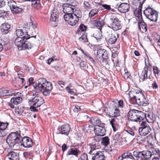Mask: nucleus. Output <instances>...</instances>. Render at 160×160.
Wrapping results in <instances>:
<instances>
[{"mask_svg": "<svg viewBox=\"0 0 160 160\" xmlns=\"http://www.w3.org/2000/svg\"><path fill=\"white\" fill-rule=\"evenodd\" d=\"M33 86L35 88L38 89L45 96L50 93L53 88L52 83L47 81L44 78L39 79L38 80V83H33Z\"/></svg>", "mask_w": 160, "mask_h": 160, "instance_id": "1", "label": "nucleus"}, {"mask_svg": "<svg viewBox=\"0 0 160 160\" xmlns=\"http://www.w3.org/2000/svg\"><path fill=\"white\" fill-rule=\"evenodd\" d=\"M128 95L131 101H133V103H136L138 105L146 106L148 104V101L140 91H133L129 92Z\"/></svg>", "mask_w": 160, "mask_h": 160, "instance_id": "2", "label": "nucleus"}, {"mask_svg": "<svg viewBox=\"0 0 160 160\" xmlns=\"http://www.w3.org/2000/svg\"><path fill=\"white\" fill-rule=\"evenodd\" d=\"M20 131H17L15 132L10 133L6 139V142L8 144H11V146H14L17 144L21 143V139L24 135L21 133Z\"/></svg>", "mask_w": 160, "mask_h": 160, "instance_id": "3", "label": "nucleus"}, {"mask_svg": "<svg viewBox=\"0 0 160 160\" xmlns=\"http://www.w3.org/2000/svg\"><path fill=\"white\" fill-rule=\"evenodd\" d=\"M81 12L79 10H78L73 13L65 14L63 16L65 21L68 23L71 26H73L77 23L79 21V18L81 15Z\"/></svg>", "mask_w": 160, "mask_h": 160, "instance_id": "4", "label": "nucleus"}, {"mask_svg": "<svg viewBox=\"0 0 160 160\" xmlns=\"http://www.w3.org/2000/svg\"><path fill=\"white\" fill-rule=\"evenodd\" d=\"M144 117V113L141 111L132 110L129 112L128 118L129 120L134 122H140L142 120Z\"/></svg>", "mask_w": 160, "mask_h": 160, "instance_id": "5", "label": "nucleus"}, {"mask_svg": "<svg viewBox=\"0 0 160 160\" xmlns=\"http://www.w3.org/2000/svg\"><path fill=\"white\" fill-rule=\"evenodd\" d=\"M145 17L151 21L156 22L158 17V12L152 8L148 7L143 11Z\"/></svg>", "mask_w": 160, "mask_h": 160, "instance_id": "6", "label": "nucleus"}, {"mask_svg": "<svg viewBox=\"0 0 160 160\" xmlns=\"http://www.w3.org/2000/svg\"><path fill=\"white\" fill-rule=\"evenodd\" d=\"M111 22L108 26L114 31L120 30L122 28L121 21L115 14L112 15L110 18Z\"/></svg>", "mask_w": 160, "mask_h": 160, "instance_id": "7", "label": "nucleus"}, {"mask_svg": "<svg viewBox=\"0 0 160 160\" xmlns=\"http://www.w3.org/2000/svg\"><path fill=\"white\" fill-rule=\"evenodd\" d=\"M100 139L98 136H95L94 137L88 138L87 141L88 143L90 146L91 150L94 152V150L99 148V142Z\"/></svg>", "mask_w": 160, "mask_h": 160, "instance_id": "8", "label": "nucleus"}, {"mask_svg": "<svg viewBox=\"0 0 160 160\" xmlns=\"http://www.w3.org/2000/svg\"><path fill=\"white\" fill-rule=\"evenodd\" d=\"M119 34L114 31L108 32L106 33L105 39L108 44L115 43L119 37Z\"/></svg>", "mask_w": 160, "mask_h": 160, "instance_id": "9", "label": "nucleus"}, {"mask_svg": "<svg viewBox=\"0 0 160 160\" xmlns=\"http://www.w3.org/2000/svg\"><path fill=\"white\" fill-rule=\"evenodd\" d=\"M33 96L34 97L31 101H29L30 104L32 106H35L36 107L40 106L44 103V100L37 93H33Z\"/></svg>", "mask_w": 160, "mask_h": 160, "instance_id": "10", "label": "nucleus"}, {"mask_svg": "<svg viewBox=\"0 0 160 160\" xmlns=\"http://www.w3.org/2000/svg\"><path fill=\"white\" fill-rule=\"evenodd\" d=\"M15 94L14 97L11 98L10 102L8 103V106L12 108H15L14 105H17L21 103L22 101L21 93L18 92Z\"/></svg>", "mask_w": 160, "mask_h": 160, "instance_id": "11", "label": "nucleus"}, {"mask_svg": "<svg viewBox=\"0 0 160 160\" xmlns=\"http://www.w3.org/2000/svg\"><path fill=\"white\" fill-rule=\"evenodd\" d=\"M73 3H64L63 4L62 7L63 12L65 14L70 13H73L78 10L75 5L72 4Z\"/></svg>", "mask_w": 160, "mask_h": 160, "instance_id": "12", "label": "nucleus"}, {"mask_svg": "<svg viewBox=\"0 0 160 160\" xmlns=\"http://www.w3.org/2000/svg\"><path fill=\"white\" fill-rule=\"evenodd\" d=\"M152 68L150 64L148 63L147 65L145 63V66L140 76V78L142 81L147 79L148 78V74H151L152 72Z\"/></svg>", "mask_w": 160, "mask_h": 160, "instance_id": "13", "label": "nucleus"}, {"mask_svg": "<svg viewBox=\"0 0 160 160\" xmlns=\"http://www.w3.org/2000/svg\"><path fill=\"white\" fill-rule=\"evenodd\" d=\"M16 32L17 37L26 38V39H30L32 37H34L35 38H36V35L34 36H30V35L28 34V32L24 31V30H23L22 29H17L16 31Z\"/></svg>", "mask_w": 160, "mask_h": 160, "instance_id": "14", "label": "nucleus"}, {"mask_svg": "<svg viewBox=\"0 0 160 160\" xmlns=\"http://www.w3.org/2000/svg\"><path fill=\"white\" fill-rule=\"evenodd\" d=\"M70 129V127L68 124L63 125L58 128V133L68 135Z\"/></svg>", "mask_w": 160, "mask_h": 160, "instance_id": "15", "label": "nucleus"}, {"mask_svg": "<svg viewBox=\"0 0 160 160\" xmlns=\"http://www.w3.org/2000/svg\"><path fill=\"white\" fill-rule=\"evenodd\" d=\"M22 138V141L20 143L21 145L23 146L24 148H27L32 147L33 142L30 138L27 137H23Z\"/></svg>", "mask_w": 160, "mask_h": 160, "instance_id": "16", "label": "nucleus"}, {"mask_svg": "<svg viewBox=\"0 0 160 160\" xmlns=\"http://www.w3.org/2000/svg\"><path fill=\"white\" fill-rule=\"evenodd\" d=\"M89 154L92 155V160H105L104 156L100 151L93 152V151H90Z\"/></svg>", "mask_w": 160, "mask_h": 160, "instance_id": "17", "label": "nucleus"}, {"mask_svg": "<svg viewBox=\"0 0 160 160\" xmlns=\"http://www.w3.org/2000/svg\"><path fill=\"white\" fill-rule=\"evenodd\" d=\"M11 11L14 13H18L21 12L23 11L22 8H19L16 5V2L13 0L8 3Z\"/></svg>", "mask_w": 160, "mask_h": 160, "instance_id": "18", "label": "nucleus"}, {"mask_svg": "<svg viewBox=\"0 0 160 160\" xmlns=\"http://www.w3.org/2000/svg\"><path fill=\"white\" fill-rule=\"evenodd\" d=\"M28 39H26V38L17 37L14 43L15 45L18 48V49L22 50L23 49V46H24L26 41Z\"/></svg>", "mask_w": 160, "mask_h": 160, "instance_id": "19", "label": "nucleus"}, {"mask_svg": "<svg viewBox=\"0 0 160 160\" xmlns=\"http://www.w3.org/2000/svg\"><path fill=\"white\" fill-rule=\"evenodd\" d=\"M94 131L96 134L95 136H103L105 135L106 130L104 127L97 126L95 128Z\"/></svg>", "mask_w": 160, "mask_h": 160, "instance_id": "20", "label": "nucleus"}, {"mask_svg": "<svg viewBox=\"0 0 160 160\" xmlns=\"http://www.w3.org/2000/svg\"><path fill=\"white\" fill-rule=\"evenodd\" d=\"M130 7L129 5L126 3H122L118 7V10L120 12L126 13L129 11Z\"/></svg>", "mask_w": 160, "mask_h": 160, "instance_id": "21", "label": "nucleus"}, {"mask_svg": "<svg viewBox=\"0 0 160 160\" xmlns=\"http://www.w3.org/2000/svg\"><path fill=\"white\" fill-rule=\"evenodd\" d=\"M91 24L93 27H96L99 30H101L104 24V22L103 20L99 18L98 20L92 21L91 22Z\"/></svg>", "mask_w": 160, "mask_h": 160, "instance_id": "22", "label": "nucleus"}, {"mask_svg": "<svg viewBox=\"0 0 160 160\" xmlns=\"http://www.w3.org/2000/svg\"><path fill=\"white\" fill-rule=\"evenodd\" d=\"M151 130V128L149 125L146 127H144V128H140L138 130L140 134L142 136H146L150 133Z\"/></svg>", "mask_w": 160, "mask_h": 160, "instance_id": "23", "label": "nucleus"}, {"mask_svg": "<svg viewBox=\"0 0 160 160\" xmlns=\"http://www.w3.org/2000/svg\"><path fill=\"white\" fill-rule=\"evenodd\" d=\"M80 151L76 148L74 146H72L69 149L67 152L66 156H67L71 155H74L76 157H78V153Z\"/></svg>", "mask_w": 160, "mask_h": 160, "instance_id": "24", "label": "nucleus"}, {"mask_svg": "<svg viewBox=\"0 0 160 160\" xmlns=\"http://www.w3.org/2000/svg\"><path fill=\"white\" fill-rule=\"evenodd\" d=\"M102 54L101 58H102V62H104L105 65H106L108 64L109 55L108 51L105 50V51Z\"/></svg>", "mask_w": 160, "mask_h": 160, "instance_id": "25", "label": "nucleus"}, {"mask_svg": "<svg viewBox=\"0 0 160 160\" xmlns=\"http://www.w3.org/2000/svg\"><path fill=\"white\" fill-rule=\"evenodd\" d=\"M142 154L143 160L149 159L152 156L151 151H142Z\"/></svg>", "mask_w": 160, "mask_h": 160, "instance_id": "26", "label": "nucleus"}, {"mask_svg": "<svg viewBox=\"0 0 160 160\" xmlns=\"http://www.w3.org/2000/svg\"><path fill=\"white\" fill-rule=\"evenodd\" d=\"M10 28V25L8 23L2 24L1 26L2 32L6 34L9 32V29Z\"/></svg>", "mask_w": 160, "mask_h": 160, "instance_id": "27", "label": "nucleus"}, {"mask_svg": "<svg viewBox=\"0 0 160 160\" xmlns=\"http://www.w3.org/2000/svg\"><path fill=\"white\" fill-rule=\"evenodd\" d=\"M109 114L110 116L112 117H117L119 116L120 112L119 110L117 108H114L110 111Z\"/></svg>", "mask_w": 160, "mask_h": 160, "instance_id": "28", "label": "nucleus"}, {"mask_svg": "<svg viewBox=\"0 0 160 160\" xmlns=\"http://www.w3.org/2000/svg\"><path fill=\"white\" fill-rule=\"evenodd\" d=\"M91 124L93 125L100 126L101 124V121L97 117H92L89 121Z\"/></svg>", "mask_w": 160, "mask_h": 160, "instance_id": "29", "label": "nucleus"}, {"mask_svg": "<svg viewBox=\"0 0 160 160\" xmlns=\"http://www.w3.org/2000/svg\"><path fill=\"white\" fill-rule=\"evenodd\" d=\"M58 21V18L51 16L49 20V24L52 27H56L57 26Z\"/></svg>", "mask_w": 160, "mask_h": 160, "instance_id": "30", "label": "nucleus"}, {"mask_svg": "<svg viewBox=\"0 0 160 160\" xmlns=\"http://www.w3.org/2000/svg\"><path fill=\"white\" fill-rule=\"evenodd\" d=\"M142 151H134L133 152V155L136 160H143Z\"/></svg>", "mask_w": 160, "mask_h": 160, "instance_id": "31", "label": "nucleus"}, {"mask_svg": "<svg viewBox=\"0 0 160 160\" xmlns=\"http://www.w3.org/2000/svg\"><path fill=\"white\" fill-rule=\"evenodd\" d=\"M31 39H28V40H26L23 46V49H31L33 46V44L32 43H31Z\"/></svg>", "mask_w": 160, "mask_h": 160, "instance_id": "32", "label": "nucleus"}, {"mask_svg": "<svg viewBox=\"0 0 160 160\" xmlns=\"http://www.w3.org/2000/svg\"><path fill=\"white\" fill-rule=\"evenodd\" d=\"M8 158L11 160H18L19 155L17 153L11 152L8 155Z\"/></svg>", "mask_w": 160, "mask_h": 160, "instance_id": "33", "label": "nucleus"}, {"mask_svg": "<svg viewBox=\"0 0 160 160\" xmlns=\"http://www.w3.org/2000/svg\"><path fill=\"white\" fill-rule=\"evenodd\" d=\"M142 6H139V9H138L135 10L134 11V14L135 16L138 18L139 20L142 19V11L141 9Z\"/></svg>", "mask_w": 160, "mask_h": 160, "instance_id": "34", "label": "nucleus"}, {"mask_svg": "<svg viewBox=\"0 0 160 160\" xmlns=\"http://www.w3.org/2000/svg\"><path fill=\"white\" fill-rule=\"evenodd\" d=\"M105 51V49L102 48H98L97 50L96 58L100 62H101L102 61V54Z\"/></svg>", "mask_w": 160, "mask_h": 160, "instance_id": "35", "label": "nucleus"}, {"mask_svg": "<svg viewBox=\"0 0 160 160\" xmlns=\"http://www.w3.org/2000/svg\"><path fill=\"white\" fill-rule=\"evenodd\" d=\"M15 92H11L9 90H5L0 92V97H4L7 96L12 95L15 94Z\"/></svg>", "mask_w": 160, "mask_h": 160, "instance_id": "36", "label": "nucleus"}, {"mask_svg": "<svg viewBox=\"0 0 160 160\" xmlns=\"http://www.w3.org/2000/svg\"><path fill=\"white\" fill-rule=\"evenodd\" d=\"M121 132L117 133L114 136L112 142L114 145H116L119 141L120 138Z\"/></svg>", "mask_w": 160, "mask_h": 160, "instance_id": "37", "label": "nucleus"}, {"mask_svg": "<svg viewBox=\"0 0 160 160\" xmlns=\"http://www.w3.org/2000/svg\"><path fill=\"white\" fill-rule=\"evenodd\" d=\"M152 155H155L154 158H160V151L158 148H152L151 149Z\"/></svg>", "mask_w": 160, "mask_h": 160, "instance_id": "38", "label": "nucleus"}, {"mask_svg": "<svg viewBox=\"0 0 160 160\" xmlns=\"http://www.w3.org/2000/svg\"><path fill=\"white\" fill-rule=\"evenodd\" d=\"M102 6L104 9L109 11L111 13L116 12V10L113 8H112L110 5L106 4H102Z\"/></svg>", "mask_w": 160, "mask_h": 160, "instance_id": "39", "label": "nucleus"}, {"mask_svg": "<svg viewBox=\"0 0 160 160\" xmlns=\"http://www.w3.org/2000/svg\"><path fill=\"white\" fill-rule=\"evenodd\" d=\"M138 23H140L141 27L143 31L146 32L147 31V24L144 22L143 19L140 20H138Z\"/></svg>", "mask_w": 160, "mask_h": 160, "instance_id": "40", "label": "nucleus"}, {"mask_svg": "<svg viewBox=\"0 0 160 160\" xmlns=\"http://www.w3.org/2000/svg\"><path fill=\"white\" fill-rule=\"evenodd\" d=\"M109 139L107 136L102 138L101 143L105 146H107L109 144Z\"/></svg>", "mask_w": 160, "mask_h": 160, "instance_id": "41", "label": "nucleus"}, {"mask_svg": "<svg viewBox=\"0 0 160 160\" xmlns=\"http://www.w3.org/2000/svg\"><path fill=\"white\" fill-rule=\"evenodd\" d=\"M110 124L111 125L114 131H116L117 130L116 128L117 124L115 118H113L111 120L110 122Z\"/></svg>", "mask_w": 160, "mask_h": 160, "instance_id": "42", "label": "nucleus"}, {"mask_svg": "<svg viewBox=\"0 0 160 160\" xmlns=\"http://www.w3.org/2000/svg\"><path fill=\"white\" fill-rule=\"evenodd\" d=\"M98 9L96 8L92 9L89 12V17L92 18L95 15L97 14L98 13Z\"/></svg>", "mask_w": 160, "mask_h": 160, "instance_id": "43", "label": "nucleus"}, {"mask_svg": "<svg viewBox=\"0 0 160 160\" xmlns=\"http://www.w3.org/2000/svg\"><path fill=\"white\" fill-rule=\"evenodd\" d=\"M24 108L23 107H19L18 108V114L20 115L25 116V112H24Z\"/></svg>", "mask_w": 160, "mask_h": 160, "instance_id": "44", "label": "nucleus"}, {"mask_svg": "<svg viewBox=\"0 0 160 160\" xmlns=\"http://www.w3.org/2000/svg\"><path fill=\"white\" fill-rule=\"evenodd\" d=\"M59 13L56 10L54 9L52 10L51 14V16L54 18H58Z\"/></svg>", "mask_w": 160, "mask_h": 160, "instance_id": "45", "label": "nucleus"}, {"mask_svg": "<svg viewBox=\"0 0 160 160\" xmlns=\"http://www.w3.org/2000/svg\"><path fill=\"white\" fill-rule=\"evenodd\" d=\"M85 57L87 58H88L90 61L93 64L95 63V62L94 59L91 57L89 53L85 54Z\"/></svg>", "mask_w": 160, "mask_h": 160, "instance_id": "46", "label": "nucleus"}, {"mask_svg": "<svg viewBox=\"0 0 160 160\" xmlns=\"http://www.w3.org/2000/svg\"><path fill=\"white\" fill-rule=\"evenodd\" d=\"M26 1L32 2V5L33 6L39 5L40 3V0H26Z\"/></svg>", "mask_w": 160, "mask_h": 160, "instance_id": "47", "label": "nucleus"}, {"mask_svg": "<svg viewBox=\"0 0 160 160\" xmlns=\"http://www.w3.org/2000/svg\"><path fill=\"white\" fill-rule=\"evenodd\" d=\"M112 61L113 62L114 65L115 67L119 66V63L118 62V57H114L113 58H112Z\"/></svg>", "mask_w": 160, "mask_h": 160, "instance_id": "48", "label": "nucleus"}, {"mask_svg": "<svg viewBox=\"0 0 160 160\" xmlns=\"http://www.w3.org/2000/svg\"><path fill=\"white\" fill-rule=\"evenodd\" d=\"M85 8L86 9H89L91 8V5L90 4L88 1H84V2Z\"/></svg>", "mask_w": 160, "mask_h": 160, "instance_id": "49", "label": "nucleus"}, {"mask_svg": "<svg viewBox=\"0 0 160 160\" xmlns=\"http://www.w3.org/2000/svg\"><path fill=\"white\" fill-rule=\"evenodd\" d=\"M66 89L68 92L71 94L73 95L76 96L77 95V94L76 92H75L73 91L72 90V89L70 88L69 87H66Z\"/></svg>", "mask_w": 160, "mask_h": 160, "instance_id": "50", "label": "nucleus"}, {"mask_svg": "<svg viewBox=\"0 0 160 160\" xmlns=\"http://www.w3.org/2000/svg\"><path fill=\"white\" fill-rule=\"evenodd\" d=\"M79 39L81 42H87V35L85 34H83L79 38Z\"/></svg>", "mask_w": 160, "mask_h": 160, "instance_id": "51", "label": "nucleus"}, {"mask_svg": "<svg viewBox=\"0 0 160 160\" xmlns=\"http://www.w3.org/2000/svg\"><path fill=\"white\" fill-rule=\"evenodd\" d=\"M158 81H156L155 80L153 81L152 84V88L153 89H156L158 88Z\"/></svg>", "mask_w": 160, "mask_h": 160, "instance_id": "52", "label": "nucleus"}, {"mask_svg": "<svg viewBox=\"0 0 160 160\" xmlns=\"http://www.w3.org/2000/svg\"><path fill=\"white\" fill-rule=\"evenodd\" d=\"M94 35H95L94 37L98 41L100 40L102 37L101 33L99 32H97L95 34H94Z\"/></svg>", "mask_w": 160, "mask_h": 160, "instance_id": "53", "label": "nucleus"}, {"mask_svg": "<svg viewBox=\"0 0 160 160\" xmlns=\"http://www.w3.org/2000/svg\"><path fill=\"white\" fill-rule=\"evenodd\" d=\"M153 72L155 75L157 74L158 76L159 70L157 66H154L153 67Z\"/></svg>", "mask_w": 160, "mask_h": 160, "instance_id": "54", "label": "nucleus"}, {"mask_svg": "<svg viewBox=\"0 0 160 160\" xmlns=\"http://www.w3.org/2000/svg\"><path fill=\"white\" fill-rule=\"evenodd\" d=\"M81 160H88L87 155L86 153H84L82 154L80 157Z\"/></svg>", "mask_w": 160, "mask_h": 160, "instance_id": "55", "label": "nucleus"}, {"mask_svg": "<svg viewBox=\"0 0 160 160\" xmlns=\"http://www.w3.org/2000/svg\"><path fill=\"white\" fill-rule=\"evenodd\" d=\"M69 147V146H67L65 143L63 144L62 147V151L63 152L66 151Z\"/></svg>", "mask_w": 160, "mask_h": 160, "instance_id": "56", "label": "nucleus"}, {"mask_svg": "<svg viewBox=\"0 0 160 160\" xmlns=\"http://www.w3.org/2000/svg\"><path fill=\"white\" fill-rule=\"evenodd\" d=\"M79 29L82 31H84L86 29V27L82 24H81L79 27Z\"/></svg>", "mask_w": 160, "mask_h": 160, "instance_id": "57", "label": "nucleus"}, {"mask_svg": "<svg viewBox=\"0 0 160 160\" xmlns=\"http://www.w3.org/2000/svg\"><path fill=\"white\" fill-rule=\"evenodd\" d=\"M126 132L127 133L132 136H134L135 135V132H134L132 130H126Z\"/></svg>", "mask_w": 160, "mask_h": 160, "instance_id": "58", "label": "nucleus"}, {"mask_svg": "<svg viewBox=\"0 0 160 160\" xmlns=\"http://www.w3.org/2000/svg\"><path fill=\"white\" fill-rule=\"evenodd\" d=\"M80 108L79 106L78 105H75V108L73 109V111L75 112H78L80 109Z\"/></svg>", "mask_w": 160, "mask_h": 160, "instance_id": "59", "label": "nucleus"}, {"mask_svg": "<svg viewBox=\"0 0 160 160\" xmlns=\"http://www.w3.org/2000/svg\"><path fill=\"white\" fill-rule=\"evenodd\" d=\"M118 107L122 108L123 107V103L122 100H120L118 102Z\"/></svg>", "mask_w": 160, "mask_h": 160, "instance_id": "60", "label": "nucleus"}, {"mask_svg": "<svg viewBox=\"0 0 160 160\" xmlns=\"http://www.w3.org/2000/svg\"><path fill=\"white\" fill-rule=\"evenodd\" d=\"M129 152L125 153L123 154L121 156L124 159H125V158H128V153Z\"/></svg>", "mask_w": 160, "mask_h": 160, "instance_id": "61", "label": "nucleus"}, {"mask_svg": "<svg viewBox=\"0 0 160 160\" xmlns=\"http://www.w3.org/2000/svg\"><path fill=\"white\" fill-rule=\"evenodd\" d=\"M18 81L19 82H21L22 85L25 84V80L23 78L19 77V79Z\"/></svg>", "mask_w": 160, "mask_h": 160, "instance_id": "62", "label": "nucleus"}, {"mask_svg": "<svg viewBox=\"0 0 160 160\" xmlns=\"http://www.w3.org/2000/svg\"><path fill=\"white\" fill-rule=\"evenodd\" d=\"M5 5V2L3 0H0V8L4 6Z\"/></svg>", "mask_w": 160, "mask_h": 160, "instance_id": "63", "label": "nucleus"}, {"mask_svg": "<svg viewBox=\"0 0 160 160\" xmlns=\"http://www.w3.org/2000/svg\"><path fill=\"white\" fill-rule=\"evenodd\" d=\"M142 127L141 128H144V127H146L147 125H148V124L146 123L145 121H142L141 123Z\"/></svg>", "mask_w": 160, "mask_h": 160, "instance_id": "64", "label": "nucleus"}]
</instances>
